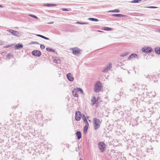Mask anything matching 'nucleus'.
I'll list each match as a JSON object with an SVG mask.
<instances>
[{
  "label": "nucleus",
  "instance_id": "1",
  "mask_svg": "<svg viewBox=\"0 0 160 160\" xmlns=\"http://www.w3.org/2000/svg\"><path fill=\"white\" fill-rule=\"evenodd\" d=\"M93 125L95 130L98 129L100 127L101 122L100 120L97 118H94L93 120Z\"/></svg>",
  "mask_w": 160,
  "mask_h": 160
},
{
  "label": "nucleus",
  "instance_id": "2",
  "mask_svg": "<svg viewBox=\"0 0 160 160\" xmlns=\"http://www.w3.org/2000/svg\"><path fill=\"white\" fill-rule=\"evenodd\" d=\"M102 86L100 81H97L94 85V91L95 92H100Z\"/></svg>",
  "mask_w": 160,
  "mask_h": 160
},
{
  "label": "nucleus",
  "instance_id": "3",
  "mask_svg": "<svg viewBox=\"0 0 160 160\" xmlns=\"http://www.w3.org/2000/svg\"><path fill=\"white\" fill-rule=\"evenodd\" d=\"M142 52L148 53L151 52L152 51V49L151 47L149 46H145L142 48Z\"/></svg>",
  "mask_w": 160,
  "mask_h": 160
},
{
  "label": "nucleus",
  "instance_id": "4",
  "mask_svg": "<svg viewBox=\"0 0 160 160\" xmlns=\"http://www.w3.org/2000/svg\"><path fill=\"white\" fill-rule=\"evenodd\" d=\"M98 145L99 149L100 150L101 152H103L106 148V145L105 143L103 142H100L98 143Z\"/></svg>",
  "mask_w": 160,
  "mask_h": 160
},
{
  "label": "nucleus",
  "instance_id": "5",
  "mask_svg": "<svg viewBox=\"0 0 160 160\" xmlns=\"http://www.w3.org/2000/svg\"><path fill=\"white\" fill-rule=\"evenodd\" d=\"M32 54L33 56L39 57L41 55V52L38 50H34L32 52Z\"/></svg>",
  "mask_w": 160,
  "mask_h": 160
},
{
  "label": "nucleus",
  "instance_id": "6",
  "mask_svg": "<svg viewBox=\"0 0 160 160\" xmlns=\"http://www.w3.org/2000/svg\"><path fill=\"white\" fill-rule=\"evenodd\" d=\"M82 114L80 112L78 111L75 113V119L77 121H79L81 118Z\"/></svg>",
  "mask_w": 160,
  "mask_h": 160
},
{
  "label": "nucleus",
  "instance_id": "7",
  "mask_svg": "<svg viewBox=\"0 0 160 160\" xmlns=\"http://www.w3.org/2000/svg\"><path fill=\"white\" fill-rule=\"evenodd\" d=\"M72 53L75 55H78L80 53V50L78 48H72Z\"/></svg>",
  "mask_w": 160,
  "mask_h": 160
},
{
  "label": "nucleus",
  "instance_id": "8",
  "mask_svg": "<svg viewBox=\"0 0 160 160\" xmlns=\"http://www.w3.org/2000/svg\"><path fill=\"white\" fill-rule=\"evenodd\" d=\"M7 31L9 32L14 36L17 37L18 36L19 33L17 31L12 30L11 29H9L7 30Z\"/></svg>",
  "mask_w": 160,
  "mask_h": 160
},
{
  "label": "nucleus",
  "instance_id": "9",
  "mask_svg": "<svg viewBox=\"0 0 160 160\" xmlns=\"http://www.w3.org/2000/svg\"><path fill=\"white\" fill-rule=\"evenodd\" d=\"M112 64L109 63L106 66V67L104 68V69L102 70V72H107L112 67Z\"/></svg>",
  "mask_w": 160,
  "mask_h": 160
},
{
  "label": "nucleus",
  "instance_id": "10",
  "mask_svg": "<svg viewBox=\"0 0 160 160\" xmlns=\"http://www.w3.org/2000/svg\"><path fill=\"white\" fill-rule=\"evenodd\" d=\"M67 77L69 81L71 82L73 81L74 78L71 73H69L67 74Z\"/></svg>",
  "mask_w": 160,
  "mask_h": 160
},
{
  "label": "nucleus",
  "instance_id": "11",
  "mask_svg": "<svg viewBox=\"0 0 160 160\" xmlns=\"http://www.w3.org/2000/svg\"><path fill=\"white\" fill-rule=\"evenodd\" d=\"M23 45L22 44L18 43L16 44L15 47V48L16 49H18L23 48Z\"/></svg>",
  "mask_w": 160,
  "mask_h": 160
},
{
  "label": "nucleus",
  "instance_id": "12",
  "mask_svg": "<svg viewBox=\"0 0 160 160\" xmlns=\"http://www.w3.org/2000/svg\"><path fill=\"white\" fill-rule=\"evenodd\" d=\"M112 16L113 17H125L126 15L120 14H113L112 15Z\"/></svg>",
  "mask_w": 160,
  "mask_h": 160
},
{
  "label": "nucleus",
  "instance_id": "13",
  "mask_svg": "<svg viewBox=\"0 0 160 160\" xmlns=\"http://www.w3.org/2000/svg\"><path fill=\"white\" fill-rule=\"evenodd\" d=\"M44 6H47V7H54L56 6L57 5V4H51V3H44L43 4Z\"/></svg>",
  "mask_w": 160,
  "mask_h": 160
},
{
  "label": "nucleus",
  "instance_id": "14",
  "mask_svg": "<svg viewBox=\"0 0 160 160\" xmlns=\"http://www.w3.org/2000/svg\"><path fill=\"white\" fill-rule=\"evenodd\" d=\"M138 55L135 53H132L131 54V55L128 57V60H130L131 58H134L136 57L138 58Z\"/></svg>",
  "mask_w": 160,
  "mask_h": 160
},
{
  "label": "nucleus",
  "instance_id": "15",
  "mask_svg": "<svg viewBox=\"0 0 160 160\" xmlns=\"http://www.w3.org/2000/svg\"><path fill=\"white\" fill-rule=\"evenodd\" d=\"M91 101L92 102V105H93L95 103H96V105L97 104V100H96V98L95 97L93 96L92 98V99Z\"/></svg>",
  "mask_w": 160,
  "mask_h": 160
},
{
  "label": "nucleus",
  "instance_id": "16",
  "mask_svg": "<svg viewBox=\"0 0 160 160\" xmlns=\"http://www.w3.org/2000/svg\"><path fill=\"white\" fill-rule=\"evenodd\" d=\"M82 118L83 121V122L85 124V125L89 124L84 114L82 115Z\"/></svg>",
  "mask_w": 160,
  "mask_h": 160
},
{
  "label": "nucleus",
  "instance_id": "17",
  "mask_svg": "<svg viewBox=\"0 0 160 160\" xmlns=\"http://www.w3.org/2000/svg\"><path fill=\"white\" fill-rule=\"evenodd\" d=\"M89 126V124H87V125H85V126H84V127L83 132L84 133H85V134L87 132V131L88 130V128Z\"/></svg>",
  "mask_w": 160,
  "mask_h": 160
},
{
  "label": "nucleus",
  "instance_id": "18",
  "mask_svg": "<svg viewBox=\"0 0 160 160\" xmlns=\"http://www.w3.org/2000/svg\"><path fill=\"white\" fill-rule=\"evenodd\" d=\"M76 135L78 139H80L81 138V133L80 131H77L76 132Z\"/></svg>",
  "mask_w": 160,
  "mask_h": 160
},
{
  "label": "nucleus",
  "instance_id": "19",
  "mask_svg": "<svg viewBox=\"0 0 160 160\" xmlns=\"http://www.w3.org/2000/svg\"><path fill=\"white\" fill-rule=\"evenodd\" d=\"M138 100V98H134V99H132L131 102L134 106L136 105Z\"/></svg>",
  "mask_w": 160,
  "mask_h": 160
},
{
  "label": "nucleus",
  "instance_id": "20",
  "mask_svg": "<svg viewBox=\"0 0 160 160\" xmlns=\"http://www.w3.org/2000/svg\"><path fill=\"white\" fill-rule=\"evenodd\" d=\"M155 52L157 54H160V47H156L154 49Z\"/></svg>",
  "mask_w": 160,
  "mask_h": 160
},
{
  "label": "nucleus",
  "instance_id": "21",
  "mask_svg": "<svg viewBox=\"0 0 160 160\" xmlns=\"http://www.w3.org/2000/svg\"><path fill=\"white\" fill-rule=\"evenodd\" d=\"M77 91L76 90L74 89L72 91V93L73 95L75 97H78V94L77 93Z\"/></svg>",
  "mask_w": 160,
  "mask_h": 160
},
{
  "label": "nucleus",
  "instance_id": "22",
  "mask_svg": "<svg viewBox=\"0 0 160 160\" xmlns=\"http://www.w3.org/2000/svg\"><path fill=\"white\" fill-rule=\"evenodd\" d=\"M53 62H54L57 64H59L60 63V60L57 58H55L53 59Z\"/></svg>",
  "mask_w": 160,
  "mask_h": 160
},
{
  "label": "nucleus",
  "instance_id": "23",
  "mask_svg": "<svg viewBox=\"0 0 160 160\" xmlns=\"http://www.w3.org/2000/svg\"><path fill=\"white\" fill-rule=\"evenodd\" d=\"M46 50L48 52H53L54 53L55 52V51L54 50L49 48H46Z\"/></svg>",
  "mask_w": 160,
  "mask_h": 160
},
{
  "label": "nucleus",
  "instance_id": "24",
  "mask_svg": "<svg viewBox=\"0 0 160 160\" xmlns=\"http://www.w3.org/2000/svg\"><path fill=\"white\" fill-rule=\"evenodd\" d=\"M108 12H120V10H119L118 9H115L113 10H110L108 11Z\"/></svg>",
  "mask_w": 160,
  "mask_h": 160
},
{
  "label": "nucleus",
  "instance_id": "25",
  "mask_svg": "<svg viewBox=\"0 0 160 160\" xmlns=\"http://www.w3.org/2000/svg\"><path fill=\"white\" fill-rule=\"evenodd\" d=\"M88 19L89 20H90L91 21H94V22H98V19L96 18H88Z\"/></svg>",
  "mask_w": 160,
  "mask_h": 160
},
{
  "label": "nucleus",
  "instance_id": "26",
  "mask_svg": "<svg viewBox=\"0 0 160 160\" xmlns=\"http://www.w3.org/2000/svg\"><path fill=\"white\" fill-rule=\"evenodd\" d=\"M12 57L13 54H12L11 53H8L6 56V58H8V59H10L11 57Z\"/></svg>",
  "mask_w": 160,
  "mask_h": 160
},
{
  "label": "nucleus",
  "instance_id": "27",
  "mask_svg": "<svg viewBox=\"0 0 160 160\" xmlns=\"http://www.w3.org/2000/svg\"><path fill=\"white\" fill-rule=\"evenodd\" d=\"M102 29L105 31H109L112 30V28L107 27H104Z\"/></svg>",
  "mask_w": 160,
  "mask_h": 160
},
{
  "label": "nucleus",
  "instance_id": "28",
  "mask_svg": "<svg viewBox=\"0 0 160 160\" xmlns=\"http://www.w3.org/2000/svg\"><path fill=\"white\" fill-rule=\"evenodd\" d=\"M76 90L77 92H80L82 94L83 93V90L80 88H77Z\"/></svg>",
  "mask_w": 160,
  "mask_h": 160
},
{
  "label": "nucleus",
  "instance_id": "29",
  "mask_svg": "<svg viewBox=\"0 0 160 160\" xmlns=\"http://www.w3.org/2000/svg\"><path fill=\"white\" fill-rule=\"evenodd\" d=\"M142 1L141 0H133L132 1L130 2H131L132 3H139V2H141Z\"/></svg>",
  "mask_w": 160,
  "mask_h": 160
},
{
  "label": "nucleus",
  "instance_id": "30",
  "mask_svg": "<svg viewBox=\"0 0 160 160\" xmlns=\"http://www.w3.org/2000/svg\"><path fill=\"white\" fill-rule=\"evenodd\" d=\"M77 23L80 24H88V23L86 22H81L80 21H78L76 22Z\"/></svg>",
  "mask_w": 160,
  "mask_h": 160
},
{
  "label": "nucleus",
  "instance_id": "31",
  "mask_svg": "<svg viewBox=\"0 0 160 160\" xmlns=\"http://www.w3.org/2000/svg\"><path fill=\"white\" fill-rule=\"evenodd\" d=\"M128 52H125L122 54H121L120 56L121 57H124L127 56L128 54Z\"/></svg>",
  "mask_w": 160,
  "mask_h": 160
},
{
  "label": "nucleus",
  "instance_id": "32",
  "mask_svg": "<svg viewBox=\"0 0 160 160\" xmlns=\"http://www.w3.org/2000/svg\"><path fill=\"white\" fill-rule=\"evenodd\" d=\"M13 45V44L12 45H8L6 46H5L3 47V48H9L10 47H12V46Z\"/></svg>",
  "mask_w": 160,
  "mask_h": 160
},
{
  "label": "nucleus",
  "instance_id": "33",
  "mask_svg": "<svg viewBox=\"0 0 160 160\" xmlns=\"http://www.w3.org/2000/svg\"><path fill=\"white\" fill-rule=\"evenodd\" d=\"M29 16L31 17L34 18H36V19L38 18V17L36 16H35V15L32 14H29Z\"/></svg>",
  "mask_w": 160,
  "mask_h": 160
},
{
  "label": "nucleus",
  "instance_id": "34",
  "mask_svg": "<svg viewBox=\"0 0 160 160\" xmlns=\"http://www.w3.org/2000/svg\"><path fill=\"white\" fill-rule=\"evenodd\" d=\"M146 8H157L158 7L155 6H148L146 7Z\"/></svg>",
  "mask_w": 160,
  "mask_h": 160
},
{
  "label": "nucleus",
  "instance_id": "35",
  "mask_svg": "<svg viewBox=\"0 0 160 160\" xmlns=\"http://www.w3.org/2000/svg\"><path fill=\"white\" fill-rule=\"evenodd\" d=\"M40 48L42 49H43L45 48V46L42 44H40Z\"/></svg>",
  "mask_w": 160,
  "mask_h": 160
},
{
  "label": "nucleus",
  "instance_id": "36",
  "mask_svg": "<svg viewBox=\"0 0 160 160\" xmlns=\"http://www.w3.org/2000/svg\"><path fill=\"white\" fill-rule=\"evenodd\" d=\"M31 44H39V43L36 42H32Z\"/></svg>",
  "mask_w": 160,
  "mask_h": 160
},
{
  "label": "nucleus",
  "instance_id": "37",
  "mask_svg": "<svg viewBox=\"0 0 160 160\" xmlns=\"http://www.w3.org/2000/svg\"><path fill=\"white\" fill-rule=\"evenodd\" d=\"M42 38H43V39H46V40H49V39L48 38H47V37H45V36H43V37H42Z\"/></svg>",
  "mask_w": 160,
  "mask_h": 160
},
{
  "label": "nucleus",
  "instance_id": "38",
  "mask_svg": "<svg viewBox=\"0 0 160 160\" xmlns=\"http://www.w3.org/2000/svg\"><path fill=\"white\" fill-rule=\"evenodd\" d=\"M62 9L63 11H68V10L66 8H62Z\"/></svg>",
  "mask_w": 160,
  "mask_h": 160
},
{
  "label": "nucleus",
  "instance_id": "39",
  "mask_svg": "<svg viewBox=\"0 0 160 160\" xmlns=\"http://www.w3.org/2000/svg\"><path fill=\"white\" fill-rule=\"evenodd\" d=\"M36 35L38 37H40L41 38H42V37H43V35H40V34H37Z\"/></svg>",
  "mask_w": 160,
  "mask_h": 160
},
{
  "label": "nucleus",
  "instance_id": "40",
  "mask_svg": "<svg viewBox=\"0 0 160 160\" xmlns=\"http://www.w3.org/2000/svg\"><path fill=\"white\" fill-rule=\"evenodd\" d=\"M54 22H49L48 23V24H52Z\"/></svg>",
  "mask_w": 160,
  "mask_h": 160
},
{
  "label": "nucleus",
  "instance_id": "41",
  "mask_svg": "<svg viewBox=\"0 0 160 160\" xmlns=\"http://www.w3.org/2000/svg\"><path fill=\"white\" fill-rule=\"evenodd\" d=\"M3 7V6L0 4V8H2Z\"/></svg>",
  "mask_w": 160,
  "mask_h": 160
},
{
  "label": "nucleus",
  "instance_id": "42",
  "mask_svg": "<svg viewBox=\"0 0 160 160\" xmlns=\"http://www.w3.org/2000/svg\"><path fill=\"white\" fill-rule=\"evenodd\" d=\"M89 118V117L88 116H87V118L88 119V118Z\"/></svg>",
  "mask_w": 160,
  "mask_h": 160
},
{
  "label": "nucleus",
  "instance_id": "43",
  "mask_svg": "<svg viewBox=\"0 0 160 160\" xmlns=\"http://www.w3.org/2000/svg\"><path fill=\"white\" fill-rule=\"evenodd\" d=\"M157 20L160 21V19H156Z\"/></svg>",
  "mask_w": 160,
  "mask_h": 160
},
{
  "label": "nucleus",
  "instance_id": "44",
  "mask_svg": "<svg viewBox=\"0 0 160 160\" xmlns=\"http://www.w3.org/2000/svg\"><path fill=\"white\" fill-rule=\"evenodd\" d=\"M10 120H11V121H13V120H14V119H13V120H12V119H10Z\"/></svg>",
  "mask_w": 160,
  "mask_h": 160
},
{
  "label": "nucleus",
  "instance_id": "45",
  "mask_svg": "<svg viewBox=\"0 0 160 160\" xmlns=\"http://www.w3.org/2000/svg\"><path fill=\"white\" fill-rule=\"evenodd\" d=\"M88 121L89 122H90L91 121V120H88Z\"/></svg>",
  "mask_w": 160,
  "mask_h": 160
},
{
  "label": "nucleus",
  "instance_id": "46",
  "mask_svg": "<svg viewBox=\"0 0 160 160\" xmlns=\"http://www.w3.org/2000/svg\"><path fill=\"white\" fill-rule=\"evenodd\" d=\"M130 91H132V89H130Z\"/></svg>",
  "mask_w": 160,
  "mask_h": 160
},
{
  "label": "nucleus",
  "instance_id": "47",
  "mask_svg": "<svg viewBox=\"0 0 160 160\" xmlns=\"http://www.w3.org/2000/svg\"><path fill=\"white\" fill-rule=\"evenodd\" d=\"M80 160H82L81 158L80 159Z\"/></svg>",
  "mask_w": 160,
  "mask_h": 160
},
{
  "label": "nucleus",
  "instance_id": "48",
  "mask_svg": "<svg viewBox=\"0 0 160 160\" xmlns=\"http://www.w3.org/2000/svg\"><path fill=\"white\" fill-rule=\"evenodd\" d=\"M128 72L129 73L130 72L129 71H128Z\"/></svg>",
  "mask_w": 160,
  "mask_h": 160
},
{
  "label": "nucleus",
  "instance_id": "49",
  "mask_svg": "<svg viewBox=\"0 0 160 160\" xmlns=\"http://www.w3.org/2000/svg\"><path fill=\"white\" fill-rule=\"evenodd\" d=\"M159 32H160V29L159 30Z\"/></svg>",
  "mask_w": 160,
  "mask_h": 160
}]
</instances>
